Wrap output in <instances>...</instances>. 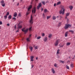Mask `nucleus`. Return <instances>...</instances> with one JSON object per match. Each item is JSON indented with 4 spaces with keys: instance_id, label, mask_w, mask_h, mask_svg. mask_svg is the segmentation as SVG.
<instances>
[{
    "instance_id": "42",
    "label": "nucleus",
    "mask_w": 75,
    "mask_h": 75,
    "mask_svg": "<svg viewBox=\"0 0 75 75\" xmlns=\"http://www.w3.org/2000/svg\"><path fill=\"white\" fill-rule=\"evenodd\" d=\"M9 12H7V13L6 14V16H8V15H9Z\"/></svg>"
},
{
    "instance_id": "14",
    "label": "nucleus",
    "mask_w": 75,
    "mask_h": 75,
    "mask_svg": "<svg viewBox=\"0 0 75 75\" xmlns=\"http://www.w3.org/2000/svg\"><path fill=\"white\" fill-rule=\"evenodd\" d=\"M68 32L67 31L65 33V37H67L68 36Z\"/></svg>"
},
{
    "instance_id": "12",
    "label": "nucleus",
    "mask_w": 75,
    "mask_h": 75,
    "mask_svg": "<svg viewBox=\"0 0 75 75\" xmlns=\"http://www.w3.org/2000/svg\"><path fill=\"white\" fill-rule=\"evenodd\" d=\"M69 13H66V15L65 17L66 19H67V16H69Z\"/></svg>"
},
{
    "instance_id": "3",
    "label": "nucleus",
    "mask_w": 75,
    "mask_h": 75,
    "mask_svg": "<svg viewBox=\"0 0 75 75\" xmlns=\"http://www.w3.org/2000/svg\"><path fill=\"white\" fill-rule=\"evenodd\" d=\"M71 25H70V24H66L65 25V27H64V28H65V29H67L68 28H69V27L70 28V27H71Z\"/></svg>"
},
{
    "instance_id": "5",
    "label": "nucleus",
    "mask_w": 75,
    "mask_h": 75,
    "mask_svg": "<svg viewBox=\"0 0 75 75\" xmlns=\"http://www.w3.org/2000/svg\"><path fill=\"white\" fill-rule=\"evenodd\" d=\"M30 22L31 24H33V17H32V15H31V18L30 20Z\"/></svg>"
},
{
    "instance_id": "6",
    "label": "nucleus",
    "mask_w": 75,
    "mask_h": 75,
    "mask_svg": "<svg viewBox=\"0 0 75 75\" xmlns=\"http://www.w3.org/2000/svg\"><path fill=\"white\" fill-rule=\"evenodd\" d=\"M35 11H36V7H34V8L32 9V13L34 12V13H35Z\"/></svg>"
},
{
    "instance_id": "31",
    "label": "nucleus",
    "mask_w": 75,
    "mask_h": 75,
    "mask_svg": "<svg viewBox=\"0 0 75 75\" xmlns=\"http://www.w3.org/2000/svg\"><path fill=\"white\" fill-rule=\"evenodd\" d=\"M53 20H55V19H56V17L55 16H53Z\"/></svg>"
},
{
    "instance_id": "16",
    "label": "nucleus",
    "mask_w": 75,
    "mask_h": 75,
    "mask_svg": "<svg viewBox=\"0 0 75 75\" xmlns=\"http://www.w3.org/2000/svg\"><path fill=\"white\" fill-rule=\"evenodd\" d=\"M48 12V11L46 9H44V12L45 13H47V12Z\"/></svg>"
},
{
    "instance_id": "18",
    "label": "nucleus",
    "mask_w": 75,
    "mask_h": 75,
    "mask_svg": "<svg viewBox=\"0 0 75 75\" xmlns=\"http://www.w3.org/2000/svg\"><path fill=\"white\" fill-rule=\"evenodd\" d=\"M59 17L60 18V19H61L62 18V17L61 16H57V18H59Z\"/></svg>"
},
{
    "instance_id": "35",
    "label": "nucleus",
    "mask_w": 75,
    "mask_h": 75,
    "mask_svg": "<svg viewBox=\"0 0 75 75\" xmlns=\"http://www.w3.org/2000/svg\"><path fill=\"white\" fill-rule=\"evenodd\" d=\"M5 5H6V4H5V3L3 4H2V6L3 7H4V6H5Z\"/></svg>"
},
{
    "instance_id": "13",
    "label": "nucleus",
    "mask_w": 75,
    "mask_h": 75,
    "mask_svg": "<svg viewBox=\"0 0 75 75\" xmlns=\"http://www.w3.org/2000/svg\"><path fill=\"white\" fill-rule=\"evenodd\" d=\"M19 24L18 25V29H19V28H22V26L21 25H19Z\"/></svg>"
},
{
    "instance_id": "2",
    "label": "nucleus",
    "mask_w": 75,
    "mask_h": 75,
    "mask_svg": "<svg viewBox=\"0 0 75 75\" xmlns=\"http://www.w3.org/2000/svg\"><path fill=\"white\" fill-rule=\"evenodd\" d=\"M59 41H60V40L59 39H58L56 40L55 43H54V45L56 47L58 46V45L59 44Z\"/></svg>"
},
{
    "instance_id": "63",
    "label": "nucleus",
    "mask_w": 75,
    "mask_h": 75,
    "mask_svg": "<svg viewBox=\"0 0 75 75\" xmlns=\"http://www.w3.org/2000/svg\"><path fill=\"white\" fill-rule=\"evenodd\" d=\"M69 59L71 58V57H69Z\"/></svg>"
},
{
    "instance_id": "28",
    "label": "nucleus",
    "mask_w": 75,
    "mask_h": 75,
    "mask_svg": "<svg viewBox=\"0 0 75 75\" xmlns=\"http://www.w3.org/2000/svg\"><path fill=\"white\" fill-rule=\"evenodd\" d=\"M42 3L43 5H45V2L44 1H42Z\"/></svg>"
},
{
    "instance_id": "43",
    "label": "nucleus",
    "mask_w": 75,
    "mask_h": 75,
    "mask_svg": "<svg viewBox=\"0 0 75 75\" xmlns=\"http://www.w3.org/2000/svg\"><path fill=\"white\" fill-rule=\"evenodd\" d=\"M3 24V23H2V22L1 21H0V25H1Z\"/></svg>"
},
{
    "instance_id": "57",
    "label": "nucleus",
    "mask_w": 75,
    "mask_h": 75,
    "mask_svg": "<svg viewBox=\"0 0 75 75\" xmlns=\"http://www.w3.org/2000/svg\"><path fill=\"white\" fill-rule=\"evenodd\" d=\"M36 60L38 59V57H36Z\"/></svg>"
},
{
    "instance_id": "25",
    "label": "nucleus",
    "mask_w": 75,
    "mask_h": 75,
    "mask_svg": "<svg viewBox=\"0 0 75 75\" xmlns=\"http://www.w3.org/2000/svg\"><path fill=\"white\" fill-rule=\"evenodd\" d=\"M38 46H36L35 47V50H37V49H38Z\"/></svg>"
},
{
    "instance_id": "10",
    "label": "nucleus",
    "mask_w": 75,
    "mask_h": 75,
    "mask_svg": "<svg viewBox=\"0 0 75 75\" xmlns=\"http://www.w3.org/2000/svg\"><path fill=\"white\" fill-rule=\"evenodd\" d=\"M17 12H15L14 13L13 16L16 17H17Z\"/></svg>"
},
{
    "instance_id": "32",
    "label": "nucleus",
    "mask_w": 75,
    "mask_h": 75,
    "mask_svg": "<svg viewBox=\"0 0 75 75\" xmlns=\"http://www.w3.org/2000/svg\"><path fill=\"white\" fill-rule=\"evenodd\" d=\"M66 68H67V69H69V66L66 65Z\"/></svg>"
},
{
    "instance_id": "54",
    "label": "nucleus",
    "mask_w": 75,
    "mask_h": 75,
    "mask_svg": "<svg viewBox=\"0 0 75 75\" xmlns=\"http://www.w3.org/2000/svg\"><path fill=\"white\" fill-rule=\"evenodd\" d=\"M43 8H42L41 9V11H43Z\"/></svg>"
},
{
    "instance_id": "62",
    "label": "nucleus",
    "mask_w": 75,
    "mask_h": 75,
    "mask_svg": "<svg viewBox=\"0 0 75 75\" xmlns=\"http://www.w3.org/2000/svg\"><path fill=\"white\" fill-rule=\"evenodd\" d=\"M70 62V61H67V62Z\"/></svg>"
},
{
    "instance_id": "24",
    "label": "nucleus",
    "mask_w": 75,
    "mask_h": 75,
    "mask_svg": "<svg viewBox=\"0 0 75 75\" xmlns=\"http://www.w3.org/2000/svg\"><path fill=\"white\" fill-rule=\"evenodd\" d=\"M8 18L9 19H11V15H10L8 17Z\"/></svg>"
},
{
    "instance_id": "37",
    "label": "nucleus",
    "mask_w": 75,
    "mask_h": 75,
    "mask_svg": "<svg viewBox=\"0 0 75 75\" xmlns=\"http://www.w3.org/2000/svg\"><path fill=\"white\" fill-rule=\"evenodd\" d=\"M40 38H41V36H39L37 38V39L38 40H39V39H40Z\"/></svg>"
},
{
    "instance_id": "34",
    "label": "nucleus",
    "mask_w": 75,
    "mask_h": 75,
    "mask_svg": "<svg viewBox=\"0 0 75 75\" xmlns=\"http://www.w3.org/2000/svg\"><path fill=\"white\" fill-rule=\"evenodd\" d=\"M4 1H1V3L2 4H4Z\"/></svg>"
},
{
    "instance_id": "4",
    "label": "nucleus",
    "mask_w": 75,
    "mask_h": 75,
    "mask_svg": "<svg viewBox=\"0 0 75 75\" xmlns=\"http://www.w3.org/2000/svg\"><path fill=\"white\" fill-rule=\"evenodd\" d=\"M28 29H27L25 30V28H23L22 29V31L23 32H25V34H26V33L28 32Z\"/></svg>"
},
{
    "instance_id": "38",
    "label": "nucleus",
    "mask_w": 75,
    "mask_h": 75,
    "mask_svg": "<svg viewBox=\"0 0 75 75\" xmlns=\"http://www.w3.org/2000/svg\"><path fill=\"white\" fill-rule=\"evenodd\" d=\"M54 66L55 67H57V65L56 63H55L54 65Z\"/></svg>"
},
{
    "instance_id": "55",
    "label": "nucleus",
    "mask_w": 75,
    "mask_h": 75,
    "mask_svg": "<svg viewBox=\"0 0 75 75\" xmlns=\"http://www.w3.org/2000/svg\"><path fill=\"white\" fill-rule=\"evenodd\" d=\"M31 37V35H30L29 37H30H30Z\"/></svg>"
},
{
    "instance_id": "58",
    "label": "nucleus",
    "mask_w": 75,
    "mask_h": 75,
    "mask_svg": "<svg viewBox=\"0 0 75 75\" xmlns=\"http://www.w3.org/2000/svg\"><path fill=\"white\" fill-rule=\"evenodd\" d=\"M15 28L16 29V26L15 25Z\"/></svg>"
},
{
    "instance_id": "56",
    "label": "nucleus",
    "mask_w": 75,
    "mask_h": 75,
    "mask_svg": "<svg viewBox=\"0 0 75 75\" xmlns=\"http://www.w3.org/2000/svg\"><path fill=\"white\" fill-rule=\"evenodd\" d=\"M19 16H21V14L20 13H19Z\"/></svg>"
},
{
    "instance_id": "27",
    "label": "nucleus",
    "mask_w": 75,
    "mask_h": 75,
    "mask_svg": "<svg viewBox=\"0 0 75 75\" xmlns=\"http://www.w3.org/2000/svg\"><path fill=\"white\" fill-rule=\"evenodd\" d=\"M61 23H60L58 24V27H60L61 26Z\"/></svg>"
},
{
    "instance_id": "7",
    "label": "nucleus",
    "mask_w": 75,
    "mask_h": 75,
    "mask_svg": "<svg viewBox=\"0 0 75 75\" xmlns=\"http://www.w3.org/2000/svg\"><path fill=\"white\" fill-rule=\"evenodd\" d=\"M32 8V5H30L29 6V8L28 9V12L29 11H30V9H31V8Z\"/></svg>"
},
{
    "instance_id": "49",
    "label": "nucleus",
    "mask_w": 75,
    "mask_h": 75,
    "mask_svg": "<svg viewBox=\"0 0 75 75\" xmlns=\"http://www.w3.org/2000/svg\"><path fill=\"white\" fill-rule=\"evenodd\" d=\"M64 47V45H62L60 46V47Z\"/></svg>"
},
{
    "instance_id": "41",
    "label": "nucleus",
    "mask_w": 75,
    "mask_h": 75,
    "mask_svg": "<svg viewBox=\"0 0 75 75\" xmlns=\"http://www.w3.org/2000/svg\"><path fill=\"white\" fill-rule=\"evenodd\" d=\"M40 8V7L39 6H38L37 7V9H39Z\"/></svg>"
},
{
    "instance_id": "36",
    "label": "nucleus",
    "mask_w": 75,
    "mask_h": 75,
    "mask_svg": "<svg viewBox=\"0 0 75 75\" xmlns=\"http://www.w3.org/2000/svg\"><path fill=\"white\" fill-rule=\"evenodd\" d=\"M13 19L14 20V21H16V18L15 17H13Z\"/></svg>"
},
{
    "instance_id": "59",
    "label": "nucleus",
    "mask_w": 75,
    "mask_h": 75,
    "mask_svg": "<svg viewBox=\"0 0 75 75\" xmlns=\"http://www.w3.org/2000/svg\"><path fill=\"white\" fill-rule=\"evenodd\" d=\"M23 1V0H21V2H22Z\"/></svg>"
},
{
    "instance_id": "15",
    "label": "nucleus",
    "mask_w": 75,
    "mask_h": 75,
    "mask_svg": "<svg viewBox=\"0 0 75 75\" xmlns=\"http://www.w3.org/2000/svg\"><path fill=\"white\" fill-rule=\"evenodd\" d=\"M33 47L31 46L29 47V49L30 50V51L32 52L33 51Z\"/></svg>"
},
{
    "instance_id": "33",
    "label": "nucleus",
    "mask_w": 75,
    "mask_h": 75,
    "mask_svg": "<svg viewBox=\"0 0 75 75\" xmlns=\"http://www.w3.org/2000/svg\"><path fill=\"white\" fill-rule=\"evenodd\" d=\"M69 32H71L72 33H74V31L73 30H69Z\"/></svg>"
},
{
    "instance_id": "45",
    "label": "nucleus",
    "mask_w": 75,
    "mask_h": 75,
    "mask_svg": "<svg viewBox=\"0 0 75 75\" xmlns=\"http://www.w3.org/2000/svg\"><path fill=\"white\" fill-rule=\"evenodd\" d=\"M42 36H43V37H44V36H45V34L44 33H42Z\"/></svg>"
},
{
    "instance_id": "51",
    "label": "nucleus",
    "mask_w": 75,
    "mask_h": 75,
    "mask_svg": "<svg viewBox=\"0 0 75 75\" xmlns=\"http://www.w3.org/2000/svg\"><path fill=\"white\" fill-rule=\"evenodd\" d=\"M31 67H31L32 68H33L34 67V66H33V65H31Z\"/></svg>"
},
{
    "instance_id": "53",
    "label": "nucleus",
    "mask_w": 75,
    "mask_h": 75,
    "mask_svg": "<svg viewBox=\"0 0 75 75\" xmlns=\"http://www.w3.org/2000/svg\"><path fill=\"white\" fill-rule=\"evenodd\" d=\"M56 6V4L55 3H54V6Z\"/></svg>"
},
{
    "instance_id": "60",
    "label": "nucleus",
    "mask_w": 75,
    "mask_h": 75,
    "mask_svg": "<svg viewBox=\"0 0 75 75\" xmlns=\"http://www.w3.org/2000/svg\"><path fill=\"white\" fill-rule=\"evenodd\" d=\"M18 5H19V3H18V4H17V6H18Z\"/></svg>"
},
{
    "instance_id": "29",
    "label": "nucleus",
    "mask_w": 75,
    "mask_h": 75,
    "mask_svg": "<svg viewBox=\"0 0 75 75\" xmlns=\"http://www.w3.org/2000/svg\"><path fill=\"white\" fill-rule=\"evenodd\" d=\"M70 44H71V43H70L68 42L67 43L66 45H67L68 46V45H69Z\"/></svg>"
},
{
    "instance_id": "20",
    "label": "nucleus",
    "mask_w": 75,
    "mask_h": 75,
    "mask_svg": "<svg viewBox=\"0 0 75 75\" xmlns=\"http://www.w3.org/2000/svg\"><path fill=\"white\" fill-rule=\"evenodd\" d=\"M30 37H28L27 39V41H30Z\"/></svg>"
},
{
    "instance_id": "46",
    "label": "nucleus",
    "mask_w": 75,
    "mask_h": 75,
    "mask_svg": "<svg viewBox=\"0 0 75 75\" xmlns=\"http://www.w3.org/2000/svg\"><path fill=\"white\" fill-rule=\"evenodd\" d=\"M61 62H62V63H64V61H60Z\"/></svg>"
},
{
    "instance_id": "26",
    "label": "nucleus",
    "mask_w": 75,
    "mask_h": 75,
    "mask_svg": "<svg viewBox=\"0 0 75 75\" xmlns=\"http://www.w3.org/2000/svg\"><path fill=\"white\" fill-rule=\"evenodd\" d=\"M39 6L40 7H41V6H42V5H41V3H40L39 4L38 6Z\"/></svg>"
},
{
    "instance_id": "48",
    "label": "nucleus",
    "mask_w": 75,
    "mask_h": 75,
    "mask_svg": "<svg viewBox=\"0 0 75 75\" xmlns=\"http://www.w3.org/2000/svg\"><path fill=\"white\" fill-rule=\"evenodd\" d=\"M29 13H30L27 12L26 13V16H27V15H28V14H29Z\"/></svg>"
},
{
    "instance_id": "21",
    "label": "nucleus",
    "mask_w": 75,
    "mask_h": 75,
    "mask_svg": "<svg viewBox=\"0 0 75 75\" xmlns=\"http://www.w3.org/2000/svg\"><path fill=\"white\" fill-rule=\"evenodd\" d=\"M61 3V1L58 2L57 4V5H59V4H60Z\"/></svg>"
},
{
    "instance_id": "47",
    "label": "nucleus",
    "mask_w": 75,
    "mask_h": 75,
    "mask_svg": "<svg viewBox=\"0 0 75 75\" xmlns=\"http://www.w3.org/2000/svg\"><path fill=\"white\" fill-rule=\"evenodd\" d=\"M69 19H68V18H67V22H69Z\"/></svg>"
},
{
    "instance_id": "19",
    "label": "nucleus",
    "mask_w": 75,
    "mask_h": 75,
    "mask_svg": "<svg viewBox=\"0 0 75 75\" xmlns=\"http://www.w3.org/2000/svg\"><path fill=\"white\" fill-rule=\"evenodd\" d=\"M69 8H70L71 10H72V8H73V6H70Z\"/></svg>"
},
{
    "instance_id": "9",
    "label": "nucleus",
    "mask_w": 75,
    "mask_h": 75,
    "mask_svg": "<svg viewBox=\"0 0 75 75\" xmlns=\"http://www.w3.org/2000/svg\"><path fill=\"white\" fill-rule=\"evenodd\" d=\"M48 38H49V40H50V38H51V37H52V34H50L49 35V36H48Z\"/></svg>"
},
{
    "instance_id": "1",
    "label": "nucleus",
    "mask_w": 75,
    "mask_h": 75,
    "mask_svg": "<svg viewBox=\"0 0 75 75\" xmlns=\"http://www.w3.org/2000/svg\"><path fill=\"white\" fill-rule=\"evenodd\" d=\"M65 11V8L64 6H63L62 7V9L59 11V14H64Z\"/></svg>"
},
{
    "instance_id": "52",
    "label": "nucleus",
    "mask_w": 75,
    "mask_h": 75,
    "mask_svg": "<svg viewBox=\"0 0 75 75\" xmlns=\"http://www.w3.org/2000/svg\"><path fill=\"white\" fill-rule=\"evenodd\" d=\"M7 25L8 26H10V24H7Z\"/></svg>"
},
{
    "instance_id": "22",
    "label": "nucleus",
    "mask_w": 75,
    "mask_h": 75,
    "mask_svg": "<svg viewBox=\"0 0 75 75\" xmlns=\"http://www.w3.org/2000/svg\"><path fill=\"white\" fill-rule=\"evenodd\" d=\"M70 67L71 68H73L74 67V64H71L70 65Z\"/></svg>"
},
{
    "instance_id": "40",
    "label": "nucleus",
    "mask_w": 75,
    "mask_h": 75,
    "mask_svg": "<svg viewBox=\"0 0 75 75\" xmlns=\"http://www.w3.org/2000/svg\"><path fill=\"white\" fill-rule=\"evenodd\" d=\"M42 17H43L44 18H45V15H44V13H43Z\"/></svg>"
},
{
    "instance_id": "44",
    "label": "nucleus",
    "mask_w": 75,
    "mask_h": 75,
    "mask_svg": "<svg viewBox=\"0 0 75 75\" xmlns=\"http://www.w3.org/2000/svg\"><path fill=\"white\" fill-rule=\"evenodd\" d=\"M32 28V27H31L30 28H29V31H31V28Z\"/></svg>"
},
{
    "instance_id": "8",
    "label": "nucleus",
    "mask_w": 75,
    "mask_h": 75,
    "mask_svg": "<svg viewBox=\"0 0 75 75\" xmlns=\"http://www.w3.org/2000/svg\"><path fill=\"white\" fill-rule=\"evenodd\" d=\"M47 40H48V38H47V37H45L44 39V41L45 42H47Z\"/></svg>"
},
{
    "instance_id": "17",
    "label": "nucleus",
    "mask_w": 75,
    "mask_h": 75,
    "mask_svg": "<svg viewBox=\"0 0 75 75\" xmlns=\"http://www.w3.org/2000/svg\"><path fill=\"white\" fill-rule=\"evenodd\" d=\"M52 71L53 74H55V71H54V69L52 68Z\"/></svg>"
},
{
    "instance_id": "50",
    "label": "nucleus",
    "mask_w": 75,
    "mask_h": 75,
    "mask_svg": "<svg viewBox=\"0 0 75 75\" xmlns=\"http://www.w3.org/2000/svg\"><path fill=\"white\" fill-rule=\"evenodd\" d=\"M16 32H19V29H18V30L17 31H16Z\"/></svg>"
},
{
    "instance_id": "61",
    "label": "nucleus",
    "mask_w": 75,
    "mask_h": 75,
    "mask_svg": "<svg viewBox=\"0 0 75 75\" xmlns=\"http://www.w3.org/2000/svg\"><path fill=\"white\" fill-rule=\"evenodd\" d=\"M35 47V45H33V47Z\"/></svg>"
},
{
    "instance_id": "23",
    "label": "nucleus",
    "mask_w": 75,
    "mask_h": 75,
    "mask_svg": "<svg viewBox=\"0 0 75 75\" xmlns=\"http://www.w3.org/2000/svg\"><path fill=\"white\" fill-rule=\"evenodd\" d=\"M51 16H47V20H48L49 18H51Z\"/></svg>"
},
{
    "instance_id": "64",
    "label": "nucleus",
    "mask_w": 75,
    "mask_h": 75,
    "mask_svg": "<svg viewBox=\"0 0 75 75\" xmlns=\"http://www.w3.org/2000/svg\"><path fill=\"white\" fill-rule=\"evenodd\" d=\"M1 28H0V30L1 29Z\"/></svg>"
},
{
    "instance_id": "30",
    "label": "nucleus",
    "mask_w": 75,
    "mask_h": 75,
    "mask_svg": "<svg viewBox=\"0 0 75 75\" xmlns=\"http://www.w3.org/2000/svg\"><path fill=\"white\" fill-rule=\"evenodd\" d=\"M60 51V50L59 49H58L57 50V54H59V51Z\"/></svg>"
},
{
    "instance_id": "11",
    "label": "nucleus",
    "mask_w": 75,
    "mask_h": 75,
    "mask_svg": "<svg viewBox=\"0 0 75 75\" xmlns=\"http://www.w3.org/2000/svg\"><path fill=\"white\" fill-rule=\"evenodd\" d=\"M33 59H34V57L33 56L31 57L30 58V61H34V60Z\"/></svg>"
},
{
    "instance_id": "39",
    "label": "nucleus",
    "mask_w": 75,
    "mask_h": 75,
    "mask_svg": "<svg viewBox=\"0 0 75 75\" xmlns=\"http://www.w3.org/2000/svg\"><path fill=\"white\" fill-rule=\"evenodd\" d=\"M4 17L5 18V19H6L7 17V16L6 15L5 16H4Z\"/></svg>"
}]
</instances>
